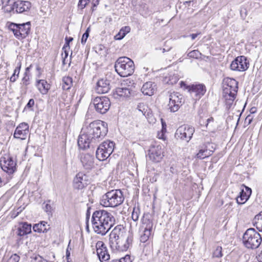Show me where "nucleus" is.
<instances>
[{
	"mask_svg": "<svg viewBox=\"0 0 262 262\" xmlns=\"http://www.w3.org/2000/svg\"><path fill=\"white\" fill-rule=\"evenodd\" d=\"M93 103L97 112L105 114L109 110L111 102L106 97H97L93 100Z\"/></svg>",
	"mask_w": 262,
	"mask_h": 262,
	"instance_id": "obj_8",
	"label": "nucleus"
},
{
	"mask_svg": "<svg viewBox=\"0 0 262 262\" xmlns=\"http://www.w3.org/2000/svg\"><path fill=\"white\" fill-rule=\"evenodd\" d=\"M44 210L48 214L51 213L52 211V207L50 204H46L44 207Z\"/></svg>",
	"mask_w": 262,
	"mask_h": 262,
	"instance_id": "obj_51",
	"label": "nucleus"
},
{
	"mask_svg": "<svg viewBox=\"0 0 262 262\" xmlns=\"http://www.w3.org/2000/svg\"><path fill=\"white\" fill-rule=\"evenodd\" d=\"M162 124V132L163 133L166 131V124L163 119H161Z\"/></svg>",
	"mask_w": 262,
	"mask_h": 262,
	"instance_id": "obj_53",
	"label": "nucleus"
},
{
	"mask_svg": "<svg viewBox=\"0 0 262 262\" xmlns=\"http://www.w3.org/2000/svg\"><path fill=\"white\" fill-rule=\"evenodd\" d=\"M36 260H38L37 262H49L48 260H47L45 259H43L42 257L39 256L38 258L36 257Z\"/></svg>",
	"mask_w": 262,
	"mask_h": 262,
	"instance_id": "obj_59",
	"label": "nucleus"
},
{
	"mask_svg": "<svg viewBox=\"0 0 262 262\" xmlns=\"http://www.w3.org/2000/svg\"><path fill=\"white\" fill-rule=\"evenodd\" d=\"M133 94V92L126 87H118L115 89L114 94L119 97L127 98L129 97Z\"/></svg>",
	"mask_w": 262,
	"mask_h": 262,
	"instance_id": "obj_25",
	"label": "nucleus"
},
{
	"mask_svg": "<svg viewBox=\"0 0 262 262\" xmlns=\"http://www.w3.org/2000/svg\"><path fill=\"white\" fill-rule=\"evenodd\" d=\"M111 89L110 81L106 78L99 79L96 84L95 90L97 93H107Z\"/></svg>",
	"mask_w": 262,
	"mask_h": 262,
	"instance_id": "obj_19",
	"label": "nucleus"
},
{
	"mask_svg": "<svg viewBox=\"0 0 262 262\" xmlns=\"http://www.w3.org/2000/svg\"><path fill=\"white\" fill-rule=\"evenodd\" d=\"M111 262H132L130 257L129 255H126L124 257L119 259L113 260Z\"/></svg>",
	"mask_w": 262,
	"mask_h": 262,
	"instance_id": "obj_42",
	"label": "nucleus"
},
{
	"mask_svg": "<svg viewBox=\"0 0 262 262\" xmlns=\"http://www.w3.org/2000/svg\"><path fill=\"white\" fill-rule=\"evenodd\" d=\"M130 31V28L129 26H124L121 28L120 30V32L121 34H122V36H125L127 33H128Z\"/></svg>",
	"mask_w": 262,
	"mask_h": 262,
	"instance_id": "obj_44",
	"label": "nucleus"
},
{
	"mask_svg": "<svg viewBox=\"0 0 262 262\" xmlns=\"http://www.w3.org/2000/svg\"><path fill=\"white\" fill-rule=\"evenodd\" d=\"M148 215H144L142 219V226L141 228L152 229L153 223L152 221L148 218Z\"/></svg>",
	"mask_w": 262,
	"mask_h": 262,
	"instance_id": "obj_31",
	"label": "nucleus"
},
{
	"mask_svg": "<svg viewBox=\"0 0 262 262\" xmlns=\"http://www.w3.org/2000/svg\"><path fill=\"white\" fill-rule=\"evenodd\" d=\"M2 169L9 174H13L16 170V161L10 154H5L1 158Z\"/></svg>",
	"mask_w": 262,
	"mask_h": 262,
	"instance_id": "obj_7",
	"label": "nucleus"
},
{
	"mask_svg": "<svg viewBox=\"0 0 262 262\" xmlns=\"http://www.w3.org/2000/svg\"><path fill=\"white\" fill-rule=\"evenodd\" d=\"M182 100V96L178 93L173 92L170 95L168 106L171 112H176L179 110L183 104Z\"/></svg>",
	"mask_w": 262,
	"mask_h": 262,
	"instance_id": "obj_13",
	"label": "nucleus"
},
{
	"mask_svg": "<svg viewBox=\"0 0 262 262\" xmlns=\"http://www.w3.org/2000/svg\"><path fill=\"white\" fill-rule=\"evenodd\" d=\"M145 105L144 104V103H139L137 105V109L139 110V111L142 112V113L145 115Z\"/></svg>",
	"mask_w": 262,
	"mask_h": 262,
	"instance_id": "obj_50",
	"label": "nucleus"
},
{
	"mask_svg": "<svg viewBox=\"0 0 262 262\" xmlns=\"http://www.w3.org/2000/svg\"><path fill=\"white\" fill-rule=\"evenodd\" d=\"M133 240V235L132 233H129L127 236L125 238L124 236L121 239L118 240L115 243L110 245L113 250H116L118 251H126L130 246L132 245Z\"/></svg>",
	"mask_w": 262,
	"mask_h": 262,
	"instance_id": "obj_9",
	"label": "nucleus"
},
{
	"mask_svg": "<svg viewBox=\"0 0 262 262\" xmlns=\"http://www.w3.org/2000/svg\"><path fill=\"white\" fill-rule=\"evenodd\" d=\"M90 0H79L78 4V8L80 9H84Z\"/></svg>",
	"mask_w": 262,
	"mask_h": 262,
	"instance_id": "obj_46",
	"label": "nucleus"
},
{
	"mask_svg": "<svg viewBox=\"0 0 262 262\" xmlns=\"http://www.w3.org/2000/svg\"><path fill=\"white\" fill-rule=\"evenodd\" d=\"M34 105V100L33 99H30L28 103L27 104L26 107L31 108Z\"/></svg>",
	"mask_w": 262,
	"mask_h": 262,
	"instance_id": "obj_52",
	"label": "nucleus"
},
{
	"mask_svg": "<svg viewBox=\"0 0 262 262\" xmlns=\"http://www.w3.org/2000/svg\"><path fill=\"white\" fill-rule=\"evenodd\" d=\"M36 86L42 94H46L50 88V84L46 80L40 79L37 81Z\"/></svg>",
	"mask_w": 262,
	"mask_h": 262,
	"instance_id": "obj_27",
	"label": "nucleus"
},
{
	"mask_svg": "<svg viewBox=\"0 0 262 262\" xmlns=\"http://www.w3.org/2000/svg\"><path fill=\"white\" fill-rule=\"evenodd\" d=\"M20 257L17 254H12L7 260V262H18Z\"/></svg>",
	"mask_w": 262,
	"mask_h": 262,
	"instance_id": "obj_45",
	"label": "nucleus"
},
{
	"mask_svg": "<svg viewBox=\"0 0 262 262\" xmlns=\"http://www.w3.org/2000/svg\"><path fill=\"white\" fill-rule=\"evenodd\" d=\"M81 162L85 169L90 170L94 167V158L92 155L86 154L81 156Z\"/></svg>",
	"mask_w": 262,
	"mask_h": 262,
	"instance_id": "obj_21",
	"label": "nucleus"
},
{
	"mask_svg": "<svg viewBox=\"0 0 262 262\" xmlns=\"http://www.w3.org/2000/svg\"><path fill=\"white\" fill-rule=\"evenodd\" d=\"M115 143L111 141H104L97 148L96 158L99 161H104L110 157L114 149Z\"/></svg>",
	"mask_w": 262,
	"mask_h": 262,
	"instance_id": "obj_6",
	"label": "nucleus"
},
{
	"mask_svg": "<svg viewBox=\"0 0 262 262\" xmlns=\"http://www.w3.org/2000/svg\"><path fill=\"white\" fill-rule=\"evenodd\" d=\"M70 49H64V47L62 48V50L64 51V55L63 54H62V58H67L69 55V50Z\"/></svg>",
	"mask_w": 262,
	"mask_h": 262,
	"instance_id": "obj_54",
	"label": "nucleus"
},
{
	"mask_svg": "<svg viewBox=\"0 0 262 262\" xmlns=\"http://www.w3.org/2000/svg\"><path fill=\"white\" fill-rule=\"evenodd\" d=\"M200 33H196V34H190V37L192 40H194L199 34Z\"/></svg>",
	"mask_w": 262,
	"mask_h": 262,
	"instance_id": "obj_63",
	"label": "nucleus"
},
{
	"mask_svg": "<svg viewBox=\"0 0 262 262\" xmlns=\"http://www.w3.org/2000/svg\"><path fill=\"white\" fill-rule=\"evenodd\" d=\"M90 31V28H88L86 30L85 32L84 33V34L82 35L81 40V42L82 44L84 45L85 43L86 42L87 39L89 36Z\"/></svg>",
	"mask_w": 262,
	"mask_h": 262,
	"instance_id": "obj_43",
	"label": "nucleus"
},
{
	"mask_svg": "<svg viewBox=\"0 0 262 262\" xmlns=\"http://www.w3.org/2000/svg\"><path fill=\"white\" fill-rule=\"evenodd\" d=\"M88 184V176L82 172L78 173L73 180V187L75 190H81Z\"/></svg>",
	"mask_w": 262,
	"mask_h": 262,
	"instance_id": "obj_15",
	"label": "nucleus"
},
{
	"mask_svg": "<svg viewBox=\"0 0 262 262\" xmlns=\"http://www.w3.org/2000/svg\"><path fill=\"white\" fill-rule=\"evenodd\" d=\"M226 101L225 104L226 105V108L227 109H229L231 106L233 104V102L234 101V100L235 98V97H228V98H225Z\"/></svg>",
	"mask_w": 262,
	"mask_h": 262,
	"instance_id": "obj_41",
	"label": "nucleus"
},
{
	"mask_svg": "<svg viewBox=\"0 0 262 262\" xmlns=\"http://www.w3.org/2000/svg\"><path fill=\"white\" fill-rule=\"evenodd\" d=\"M163 156V149L160 145L151 146L148 149V157L154 162H160Z\"/></svg>",
	"mask_w": 262,
	"mask_h": 262,
	"instance_id": "obj_14",
	"label": "nucleus"
},
{
	"mask_svg": "<svg viewBox=\"0 0 262 262\" xmlns=\"http://www.w3.org/2000/svg\"><path fill=\"white\" fill-rule=\"evenodd\" d=\"M96 248L97 256L101 262H106L110 258V255L104 243L101 241L96 243Z\"/></svg>",
	"mask_w": 262,
	"mask_h": 262,
	"instance_id": "obj_16",
	"label": "nucleus"
},
{
	"mask_svg": "<svg viewBox=\"0 0 262 262\" xmlns=\"http://www.w3.org/2000/svg\"><path fill=\"white\" fill-rule=\"evenodd\" d=\"M2 9L5 12L10 13L15 11V7H14V2L11 0H8L7 4L3 6Z\"/></svg>",
	"mask_w": 262,
	"mask_h": 262,
	"instance_id": "obj_35",
	"label": "nucleus"
},
{
	"mask_svg": "<svg viewBox=\"0 0 262 262\" xmlns=\"http://www.w3.org/2000/svg\"><path fill=\"white\" fill-rule=\"evenodd\" d=\"M124 198L122 191L120 189H114L103 194L100 199V204L105 207L115 208L121 205Z\"/></svg>",
	"mask_w": 262,
	"mask_h": 262,
	"instance_id": "obj_3",
	"label": "nucleus"
},
{
	"mask_svg": "<svg viewBox=\"0 0 262 262\" xmlns=\"http://www.w3.org/2000/svg\"><path fill=\"white\" fill-rule=\"evenodd\" d=\"M69 245L68 246V248L66 250V258H67L68 261H69V259L70 256V252L69 250Z\"/></svg>",
	"mask_w": 262,
	"mask_h": 262,
	"instance_id": "obj_61",
	"label": "nucleus"
},
{
	"mask_svg": "<svg viewBox=\"0 0 262 262\" xmlns=\"http://www.w3.org/2000/svg\"><path fill=\"white\" fill-rule=\"evenodd\" d=\"M244 245L248 249L257 248L261 244L262 238L259 233L254 228L247 229L243 236Z\"/></svg>",
	"mask_w": 262,
	"mask_h": 262,
	"instance_id": "obj_5",
	"label": "nucleus"
},
{
	"mask_svg": "<svg viewBox=\"0 0 262 262\" xmlns=\"http://www.w3.org/2000/svg\"><path fill=\"white\" fill-rule=\"evenodd\" d=\"M31 82V75L26 73H24L23 77L21 80L20 83V89L21 91L26 92L28 89V85L30 84Z\"/></svg>",
	"mask_w": 262,
	"mask_h": 262,
	"instance_id": "obj_28",
	"label": "nucleus"
},
{
	"mask_svg": "<svg viewBox=\"0 0 262 262\" xmlns=\"http://www.w3.org/2000/svg\"><path fill=\"white\" fill-rule=\"evenodd\" d=\"M18 77L16 76V75H14L12 74L11 77L10 78V80L12 82H14L16 81Z\"/></svg>",
	"mask_w": 262,
	"mask_h": 262,
	"instance_id": "obj_58",
	"label": "nucleus"
},
{
	"mask_svg": "<svg viewBox=\"0 0 262 262\" xmlns=\"http://www.w3.org/2000/svg\"><path fill=\"white\" fill-rule=\"evenodd\" d=\"M249 197L250 195H248L244 189H242L236 198V202L238 204H243L249 199Z\"/></svg>",
	"mask_w": 262,
	"mask_h": 262,
	"instance_id": "obj_32",
	"label": "nucleus"
},
{
	"mask_svg": "<svg viewBox=\"0 0 262 262\" xmlns=\"http://www.w3.org/2000/svg\"><path fill=\"white\" fill-rule=\"evenodd\" d=\"M124 228L120 225H117L114 228L110 234V245L113 243L115 245L116 244L115 242L122 238L124 232Z\"/></svg>",
	"mask_w": 262,
	"mask_h": 262,
	"instance_id": "obj_17",
	"label": "nucleus"
},
{
	"mask_svg": "<svg viewBox=\"0 0 262 262\" xmlns=\"http://www.w3.org/2000/svg\"><path fill=\"white\" fill-rule=\"evenodd\" d=\"M125 36H122V34H121L120 32L119 31L117 34H116L115 36V39L116 40H121L123 39Z\"/></svg>",
	"mask_w": 262,
	"mask_h": 262,
	"instance_id": "obj_55",
	"label": "nucleus"
},
{
	"mask_svg": "<svg viewBox=\"0 0 262 262\" xmlns=\"http://www.w3.org/2000/svg\"><path fill=\"white\" fill-rule=\"evenodd\" d=\"M261 217H262V213H261V212H260L259 214H257V215L255 216V217H254V220H258V221H259V220H261V221H262V220L261 219Z\"/></svg>",
	"mask_w": 262,
	"mask_h": 262,
	"instance_id": "obj_60",
	"label": "nucleus"
},
{
	"mask_svg": "<svg viewBox=\"0 0 262 262\" xmlns=\"http://www.w3.org/2000/svg\"><path fill=\"white\" fill-rule=\"evenodd\" d=\"M256 258L258 262H262V251L259 254L256 256Z\"/></svg>",
	"mask_w": 262,
	"mask_h": 262,
	"instance_id": "obj_57",
	"label": "nucleus"
},
{
	"mask_svg": "<svg viewBox=\"0 0 262 262\" xmlns=\"http://www.w3.org/2000/svg\"><path fill=\"white\" fill-rule=\"evenodd\" d=\"M72 78L69 76L63 77L62 78V89L64 90H69L72 85Z\"/></svg>",
	"mask_w": 262,
	"mask_h": 262,
	"instance_id": "obj_34",
	"label": "nucleus"
},
{
	"mask_svg": "<svg viewBox=\"0 0 262 262\" xmlns=\"http://www.w3.org/2000/svg\"><path fill=\"white\" fill-rule=\"evenodd\" d=\"M29 132V125L26 123H21L16 128L14 137L15 138L25 139Z\"/></svg>",
	"mask_w": 262,
	"mask_h": 262,
	"instance_id": "obj_18",
	"label": "nucleus"
},
{
	"mask_svg": "<svg viewBox=\"0 0 262 262\" xmlns=\"http://www.w3.org/2000/svg\"><path fill=\"white\" fill-rule=\"evenodd\" d=\"M194 128L188 125L180 126L176 130L175 136L181 140L188 142L192 137Z\"/></svg>",
	"mask_w": 262,
	"mask_h": 262,
	"instance_id": "obj_11",
	"label": "nucleus"
},
{
	"mask_svg": "<svg viewBox=\"0 0 262 262\" xmlns=\"http://www.w3.org/2000/svg\"><path fill=\"white\" fill-rule=\"evenodd\" d=\"M7 25L9 30L13 32L14 36L18 39H21L20 34L18 31V24L14 23L8 22Z\"/></svg>",
	"mask_w": 262,
	"mask_h": 262,
	"instance_id": "obj_29",
	"label": "nucleus"
},
{
	"mask_svg": "<svg viewBox=\"0 0 262 262\" xmlns=\"http://www.w3.org/2000/svg\"><path fill=\"white\" fill-rule=\"evenodd\" d=\"M249 62L246 57L239 56L234 59L230 64V69L233 71H245L248 69Z\"/></svg>",
	"mask_w": 262,
	"mask_h": 262,
	"instance_id": "obj_12",
	"label": "nucleus"
},
{
	"mask_svg": "<svg viewBox=\"0 0 262 262\" xmlns=\"http://www.w3.org/2000/svg\"><path fill=\"white\" fill-rule=\"evenodd\" d=\"M237 91L234 93L232 88L223 86V96L225 98L236 97Z\"/></svg>",
	"mask_w": 262,
	"mask_h": 262,
	"instance_id": "obj_33",
	"label": "nucleus"
},
{
	"mask_svg": "<svg viewBox=\"0 0 262 262\" xmlns=\"http://www.w3.org/2000/svg\"><path fill=\"white\" fill-rule=\"evenodd\" d=\"M20 69H21V63H20V62H19L18 63L17 66L14 69L13 75H16V76L19 77V74Z\"/></svg>",
	"mask_w": 262,
	"mask_h": 262,
	"instance_id": "obj_49",
	"label": "nucleus"
},
{
	"mask_svg": "<svg viewBox=\"0 0 262 262\" xmlns=\"http://www.w3.org/2000/svg\"><path fill=\"white\" fill-rule=\"evenodd\" d=\"M156 90V84L152 81L145 82L142 85L141 91L144 95L152 96Z\"/></svg>",
	"mask_w": 262,
	"mask_h": 262,
	"instance_id": "obj_22",
	"label": "nucleus"
},
{
	"mask_svg": "<svg viewBox=\"0 0 262 262\" xmlns=\"http://www.w3.org/2000/svg\"><path fill=\"white\" fill-rule=\"evenodd\" d=\"M143 233L140 235V241L142 243H145L149 238L151 234L152 229L142 228Z\"/></svg>",
	"mask_w": 262,
	"mask_h": 262,
	"instance_id": "obj_37",
	"label": "nucleus"
},
{
	"mask_svg": "<svg viewBox=\"0 0 262 262\" xmlns=\"http://www.w3.org/2000/svg\"><path fill=\"white\" fill-rule=\"evenodd\" d=\"M31 224L27 222H22L17 229V235L23 236L31 232Z\"/></svg>",
	"mask_w": 262,
	"mask_h": 262,
	"instance_id": "obj_24",
	"label": "nucleus"
},
{
	"mask_svg": "<svg viewBox=\"0 0 262 262\" xmlns=\"http://www.w3.org/2000/svg\"><path fill=\"white\" fill-rule=\"evenodd\" d=\"M77 140L79 148L86 149L94 146L102 140L108 132L107 124L101 120L94 121L89 124Z\"/></svg>",
	"mask_w": 262,
	"mask_h": 262,
	"instance_id": "obj_1",
	"label": "nucleus"
},
{
	"mask_svg": "<svg viewBox=\"0 0 262 262\" xmlns=\"http://www.w3.org/2000/svg\"><path fill=\"white\" fill-rule=\"evenodd\" d=\"M73 40V38L72 37H66L65 38L66 43L63 46L64 49H70V42L72 41Z\"/></svg>",
	"mask_w": 262,
	"mask_h": 262,
	"instance_id": "obj_48",
	"label": "nucleus"
},
{
	"mask_svg": "<svg viewBox=\"0 0 262 262\" xmlns=\"http://www.w3.org/2000/svg\"><path fill=\"white\" fill-rule=\"evenodd\" d=\"M212 152L213 151L212 150H208L206 149H201L197 154L196 157L200 159H203L210 156Z\"/></svg>",
	"mask_w": 262,
	"mask_h": 262,
	"instance_id": "obj_36",
	"label": "nucleus"
},
{
	"mask_svg": "<svg viewBox=\"0 0 262 262\" xmlns=\"http://www.w3.org/2000/svg\"><path fill=\"white\" fill-rule=\"evenodd\" d=\"M50 228V225H47V223L45 221H42L38 224H35L33 226V231L38 233L47 232Z\"/></svg>",
	"mask_w": 262,
	"mask_h": 262,
	"instance_id": "obj_26",
	"label": "nucleus"
},
{
	"mask_svg": "<svg viewBox=\"0 0 262 262\" xmlns=\"http://www.w3.org/2000/svg\"><path fill=\"white\" fill-rule=\"evenodd\" d=\"M224 85L232 88L234 93L235 92V91L238 90V82L236 80L233 78H227L225 79Z\"/></svg>",
	"mask_w": 262,
	"mask_h": 262,
	"instance_id": "obj_30",
	"label": "nucleus"
},
{
	"mask_svg": "<svg viewBox=\"0 0 262 262\" xmlns=\"http://www.w3.org/2000/svg\"><path fill=\"white\" fill-rule=\"evenodd\" d=\"M222 248L221 246H217L215 250L213 252L212 257L215 258H221L223 256Z\"/></svg>",
	"mask_w": 262,
	"mask_h": 262,
	"instance_id": "obj_39",
	"label": "nucleus"
},
{
	"mask_svg": "<svg viewBox=\"0 0 262 262\" xmlns=\"http://www.w3.org/2000/svg\"><path fill=\"white\" fill-rule=\"evenodd\" d=\"M245 188V191L246 192V193L249 195H251V193H252V190L250 188L248 187V186H246L245 185H244Z\"/></svg>",
	"mask_w": 262,
	"mask_h": 262,
	"instance_id": "obj_56",
	"label": "nucleus"
},
{
	"mask_svg": "<svg viewBox=\"0 0 262 262\" xmlns=\"http://www.w3.org/2000/svg\"><path fill=\"white\" fill-rule=\"evenodd\" d=\"M180 85L181 87L185 86L192 96L194 95L196 97V99L201 98L206 92V86L203 84L186 85L184 82L181 81Z\"/></svg>",
	"mask_w": 262,
	"mask_h": 262,
	"instance_id": "obj_10",
	"label": "nucleus"
},
{
	"mask_svg": "<svg viewBox=\"0 0 262 262\" xmlns=\"http://www.w3.org/2000/svg\"><path fill=\"white\" fill-rule=\"evenodd\" d=\"M140 214V209L139 206H135L133 208L132 214V218L133 220L136 222L138 220L139 215Z\"/></svg>",
	"mask_w": 262,
	"mask_h": 262,
	"instance_id": "obj_38",
	"label": "nucleus"
},
{
	"mask_svg": "<svg viewBox=\"0 0 262 262\" xmlns=\"http://www.w3.org/2000/svg\"><path fill=\"white\" fill-rule=\"evenodd\" d=\"M31 6V3L28 1H17L14 2L15 12L17 13H21L29 11Z\"/></svg>",
	"mask_w": 262,
	"mask_h": 262,
	"instance_id": "obj_20",
	"label": "nucleus"
},
{
	"mask_svg": "<svg viewBox=\"0 0 262 262\" xmlns=\"http://www.w3.org/2000/svg\"><path fill=\"white\" fill-rule=\"evenodd\" d=\"M90 210H91V207H88V209L86 210V212L85 221H86V228L87 229H89V220H90V215H91Z\"/></svg>",
	"mask_w": 262,
	"mask_h": 262,
	"instance_id": "obj_47",
	"label": "nucleus"
},
{
	"mask_svg": "<svg viewBox=\"0 0 262 262\" xmlns=\"http://www.w3.org/2000/svg\"><path fill=\"white\" fill-rule=\"evenodd\" d=\"M116 72L121 77H125L133 74L135 70L134 61L127 57H120L114 66Z\"/></svg>",
	"mask_w": 262,
	"mask_h": 262,
	"instance_id": "obj_4",
	"label": "nucleus"
},
{
	"mask_svg": "<svg viewBox=\"0 0 262 262\" xmlns=\"http://www.w3.org/2000/svg\"><path fill=\"white\" fill-rule=\"evenodd\" d=\"M252 119H253V118H252V117H251L250 116V115H248V116L246 117V120H248V123H249V124H250V123H251V122H252Z\"/></svg>",
	"mask_w": 262,
	"mask_h": 262,
	"instance_id": "obj_64",
	"label": "nucleus"
},
{
	"mask_svg": "<svg viewBox=\"0 0 262 262\" xmlns=\"http://www.w3.org/2000/svg\"><path fill=\"white\" fill-rule=\"evenodd\" d=\"M91 222L95 232L104 235L115 224V218L111 213L99 209L93 212Z\"/></svg>",
	"mask_w": 262,
	"mask_h": 262,
	"instance_id": "obj_2",
	"label": "nucleus"
},
{
	"mask_svg": "<svg viewBox=\"0 0 262 262\" xmlns=\"http://www.w3.org/2000/svg\"><path fill=\"white\" fill-rule=\"evenodd\" d=\"M18 26V31L20 34L21 39L26 38L30 32L31 23L28 21L26 23L17 24Z\"/></svg>",
	"mask_w": 262,
	"mask_h": 262,
	"instance_id": "obj_23",
	"label": "nucleus"
},
{
	"mask_svg": "<svg viewBox=\"0 0 262 262\" xmlns=\"http://www.w3.org/2000/svg\"><path fill=\"white\" fill-rule=\"evenodd\" d=\"M187 55L190 58L198 59L200 58L201 53L198 50H194L189 52Z\"/></svg>",
	"mask_w": 262,
	"mask_h": 262,
	"instance_id": "obj_40",
	"label": "nucleus"
},
{
	"mask_svg": "<svg viewBox=\"0 0 262 262\" xmlns=\"http://www.w3.org/2000/svg\"><path fill=\"white\" fill-rule=\"evenodd\" d=\"M256 111H257V108L255 107H252V108H251V109L250 110V112L251 114H254V113H256Z\"/></svg>",
	"mask_w": 262,
	"mask_h": 262,
	"instance_id": "obj_62",
	"label": "nucleus"
}]
</instances>
